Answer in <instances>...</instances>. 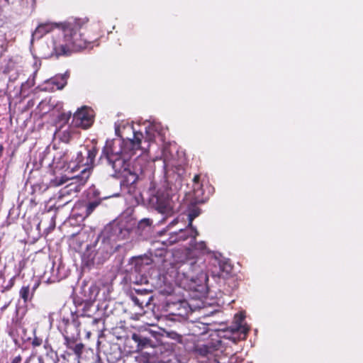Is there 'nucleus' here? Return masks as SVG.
<instances>
[{
    "mask_svg": "<svg viewBox=\"0 0 363 363\" xmlns=\"http://www.w3.org/2000/svg\"><path fill=\"white\" fill-rule=\"evenodd\" d=\"M101 37L99 24L86 17L74 18L60 23L47 41L48 55L59 58L86 49Z\"/></svg>",
    "mask_w": 363,
    "mask_h": 363,
    "instance_id": "obj_1",
    "label": "nucleus"
},
{
    "mask_svg": "<svg viewBox=\"0 0 363 363\" xmlns=\"http://www.w3.org/2000/svg\"><path fill=\"white\" fill-rule=\"evenodd\" d=\"M177 275L186 283L191 282L199 286L208 280L204 259L201 257H189L180 263L177 268Z\"/></svg>",
    "mask_w": 363,
    "mask_h": 363,
    "instance_id": "obj_2",
    "label": "nucleus"
},
{
    "mask_svg": "<svg viewBox=\"0 0 363 363\" xmlns=\"http://www.w3.org/2000/svg\"><path fill=\"white\" fill-rule=\"evenodd\" d=\"M104 157L113 169L115 174L130 172L128 157L119 153L116 148V142L108 140L102 150L101 157Z\"/></svg>",
    "mask_w": 363,
    "mask_h": 363,
    "instance_id": "obj_3",
    "label": "nucleus"
},
{
    "mask_svg": "<svg viewBox=\"0 0 363 363\" xmlns=\"http://www.w3.org/2000/svg\"><path fill=\"white\" fill-rule=\"evenodd\" d=\"M90 176V170L84 168L79 175L72 178V182L61 189L58 192V201H62L66 197H74L81 191Z\"/></svg>",
    "mask_w": 363,
    "mask_h": 363,
    "instance_id": "obj_4",
    "label": "nucleus"
},
{
    "mask_svg": "<svg viewBox=\"0 0 363 363\" xmlns=\"http://www.w3.org/2000/svg\"><path fill=\"white\" fill-rule=\"evenodd\" d=\"M132 130L133 138H127L126 140H116V148L119 153L130 158L135 154V151L142 149L141 143L143 139V134L141 132H136L133 130V126L129 127Z\"/></svg>",
    "mask_w": 363,
    "mask_h": 363,
    "instance_id": "obj_5",
    "label": "nucleus"
},
{
    "mask_svg": "<svg viewBox=\"0 0 363 363\" xmlns=\"http://www.w3.org/2000/svg\"><path fill=\"white\" fill-rule=\"evenodd\" d=\"M155 184L151 182L150 184L149 192L152 196L150 201L152 206L159 213L162 214L170 215L173 212V208L171 204L168 195L157 191L155 193Z\"/></svg>",
    "mask_w": 363,
    "mask_h": 363,
    "instance_id": "obj_6",
    "label": "nucleus"
},
{
    "mask_svg": "<svg viewBox=\"0 0 363 363\" xmlns=\"http://www.w3.org/2000/svg\"><path fill=\"white\" fill-rule=\"evenodd\" d=\"M93 123L92 111L86 106L79 108L73 114L72 124L77 128L88 129L92 125Z\"/></svg>",
    "mask_w": 363,
    "mask_h": 363,
    "instance_id": "obj_7",
    "label": "nucleus"
},
{
    "mask_svg": "<svg viewBox=\"0 0 363 363\" xmlns=\"http://www.w3.org/2000/svg\"><path fill=\"white\" fill-rule=\"evenodd\" d=\"M65 328L63 333V336L65 340V345L67 348L72 349L74 345L77 338L80 335V322L77 318H74L71 323L68 320L63 319Z\"/></svg>",
    "mask_w": 363,
    "mask_h": 363,
    "instance_id": "obj_8",
    "label": "nucleus"
},
{
    "mask_svg": "<svg viewBox=\"0 0 363 363\" xmlns=\"http://www.w3.org/2000/svg\"><path fill=\"white\" fill-rule=\"evenodd\" d=\"M104 233L108 240L118 241L128 238L130 230L121 224L113 223L106 228Z\"/></svg>",
    "mask_w": 363,
    "mask_h": 363,
    "instance_id": "obj_9",
    "label": "nucleus"
},
{
    "mask_svg": "<svg viewBox=\"0 0 363 363\" xmlns=\"http://www.w3.org/2000/svg\"><path fill=\"white\" fill-rule=\"evenodd\" d=\"M222 341L219 339L211 340L206 344L196 345L194 347L195 354L201 357L209 358L214 356L215 352L221 350Z\"/></svg>",
    "mask_w": 363,
    "mask_h": 363,
    "instance_id": "obj_10",
    "label": "nucleus"
},
{
    "mask_svg": "<svg viewBox=\"0 0 363 363\" xmlns=\"http://www.w3.org/2000/svg\"><path fill=\"white\" fill-rule=\"evenodd\" d=\"M100 203V201H78L74 204L73 211H79V213H76V215L84 219L89 217Z\"/></svg>",
    "mask_w": 363,
    "mask_h": 363,
    "instance_id": "obj_11",
    "label": "nucleus"
},
{
    "mask_svg": "<svg viewBox=\"0 0 363 363\" xmlns=\"http://www.w3.org/2000/svg\"><path fill=\"white\" fill-rule=\"evenodd\" d=\"M150 291L136 289L135 294L130 296L131 300L134 304L138 306L140 309L144 307L148 306L152 300V296L150 294Z\"/></svg>",
    "mask_w": 363,
    "mask_h": 363,
    "instance_id": "obj_12",
    "label": "nucleus"
},
{
    "mask_svg": "<svg viewBox=\"0 0 363 363\" xmlns=\"http://www.w3.org/2000/svg\"><path fill=\"white\" fill-rule=\"evenodd\" d=\"M56 133L60 141L65 143H69L74 137L80 134L79 131L72 123L65 129L63 125H60Z\"/></svg>",
    "mask_w": 363,
    "mask_h": 363,
    "instance_id": "obj_13",
    "label": "nucleus"
},
{
    "mask_svg": "<svg viewBox=\"0 0 363 363\" xmlns=\"http://www.w3.org/2000/svg\"><path fill=\"white\" fill-rule=\"evenodd\" d=\"M60 26V24L45 23L40 24L33 33V38L40 39L45 34L55 31Z\"/></svg>",
    "mask_w": 363,
    "mask_h": 363,
    "instance_id": "obj_14",
    "label": "nucleus"
},
{
    "mask_svg": "<svg viewBox=\"0 0 363 363\" xmlns=\"http://www.w3.org/2000/svg\"><path fill=\"white\" fill-rule=\"evenodd\" d=\"M97 154V150L96 147H92L90 150H86V161L84 162V160H82V153L79 152L77 155V160H78V165L79 166H89L94 162V160Z\"/></svg>",
    "mask_w": 363,
    "mask_h": 363,
    "instance_id": "obj_15",
    "label": "nucleus"
},
{
    "mask_svg": "<svg viewBox=\"0 0 363 363\" xmlns=\"http://www.w3.org/2000/svg\"><path fill=\"white\" fill-rule=\"evenodd\" d=\"M201 213V210L197 207H194L189 210L188 214L189 223L187 227L191 228V236L195 239L199 235V232L196 228L193 226V220L198 217Z\"/></svg>",
    "mask_w": 363,
    "mask_h": 363,
    "instance_id": "obj_16",
    "label": "nucleus"
},
{
    "mask_svg": "<svg viewBox=\"0 0 363 363\" xmlns=\"http://www.w3.org/2000/svg\"><path fill=\"white\" fill-rule=\"evenodd\" d=\"M89 319V329L94 333H102L105 330V323L103 318H94L89 316L86 317Z\"/></svg>",
    "mask_w": 363,
    "mask_h": 363,
    "instance_id": "obj_17",
    "label": "nucleus"
},
{
    "mask_svg": "<svg viewBox=\"0 0 363 363\" xmlns=\"http://www.w3.org/2000/svg\"><path fill=\"white\" fill-rule=\"evenodd\" d=\"M201 179L200 174H195L193 178V193L196 202L204 203L205 199L203 198V193L200 190L197 189L196 186H199Z\"/></svg>",
    "mask_w": 363,
    "mask_h": 363,
    "instance_id": "obj_18",
    "label": "nucleus"
},
{
    "mask_svg": "<svg viewBox=\"0 0 363 363\" xmlns=\"http://www.w3.org/2000/svg\"><path fill=\"white\" fill-rule=\"evenodd\" d=\"M69 77V73L67 71L65 74L51 78L50 82L52 84L55 85L57 89H62L67 85Z\"/></svg>",
    "mask_w": 363,
    "mask_h": 363,
    "instance_id": "obj_19",
    "label": "nucleus"
},
{
    "mask_svg": "<svg viewBox=\"0 0 363 363\" xmlns=\"http://www.w3.org/2000/svg\"><path fill=\"white\" fill-rule=\"evenodd\" d=\"M132 339L138 343V349L143 350L150 343V340L147 337H143L140 334L133 333L132 335Z\"/></svg>",
    "mask_w": 363,
    "mask_h": 363,
    "instance_id": "obj_20",
    "label": "nucleus"
},
{
    "mask_svg": "<svg viewBox=\"0 0 363 363\" xmlns=\"http://www.w3.org/2000/svg\"><path fill=\"white\" fill-rule=\"evenodd\" d=\"M194 246H193V248L194 250L196 251H198L199 253L202 254V255H208V254H211V250L208 248L205 242L203 241H201V242H196V241H194Z\"/></svg>",
    "mask_w": 363,
    "mask_h": 363,
    "instance_id": "obj_21",
    "label": "nucleus"
},
{
    "mask_svg": "<svg viewBox=\"0 0 363 363\" xmlns=\"http://www.w3.org/2000/svg\"><path fill=\"white\" fill-rule=\"evenodd\" d=\"M43 343V340L42 338L37 337L36 335L34 336L30 342L32 346L31 357L36 356L38 354L36 347L40 346Z\"/></svg>",
    "mask_w": 363,
    "mask_h": 363,
    "instance_id": "obj_22",
    "label": "nucleus"
},
{
    "mask_svg": "<svg viewBox=\"0 0 363 363\" xmlns=\"http://www.w3.org/2000/svg\"><path fill=\"white\" fill-rule=\"evenodd\" d=\"M71 116L72 113L70 111L61 113L57 117L58 122L62 123L60 125L65 127L68 123Z\"/></svg>",
    "mask_w": 363,
    "mask_h": 363,
    "instance_id": "obj_23",
    "label": "nucleus"
},
{
    "mask_svg": "<svg viewBox=\"0 0 363 363\" xmlns=\"http://www.w3.org/2000/svg\"><path fill=\"white\" fill-rule=\"evenodd\" d=\"M178 236H179V240H186L189 238H191L193 239L192 241H195V240H196V238L194 239L191 236V228L190 227H188V228L185 229V230H182V229L179 230Z\"/></svg>",
    "mask_w": 363,
    "mask_h": 363,
    "instance_id": "obj_24",
    "label": "nucleus"
},
{
    "mask_svg": "<svg viewBox=\"0 0 363 363\" xmlns=\"http://www.w3.org/2000/svg\"><path fill=\"white\" fill-rule=\"evenodd\" d=\"M29 294H30V286L28 285L23 286L19 291V295H20V297L23 300V301L25 303H26L28 301Z\"/></svg>",
    "mask_w": 363,
    "mask_h": 363,
    "instance_id": "obj_25",
    "label": "nucleus"
},
{
    "mask_svg": "<svg viewBox=\"0 0 363 363\" xmlns=\"http://www.w3.org/2000/svg\"><path fill=\"white\" fill-rule=\"evenodd\" d=\"M77 357H80L83 352L84 345L82 343L74 344L71 349Z\"/></svg>",
    "mask_w": 363,
    "mask_h": 363,
    "instance_id": "obj_26",
    "label": "nucleus"
},
{
    "mask_svg": "<svg viewBox=\"0 0 363 363\" xmlns=\"http://www.w3.org/2000/svg\"><path fill=\"white\" fill-rule=\"evenodd\" d=\"M152 221L150 218H143L138 223V228L144 230L146 227H150Z\"/></svg>",
    "mask_w": 363,
    "mask_h": 363,
    "instance_id": "obj_27",
    "label": "nucleus"
},
{
    "mask_svg": "<svg viewBox=\"0 0 363 363\" xmlns=\"http://www.w3.org/2000/svg\"><path fill=\"white\" fill-rule=\"evenodd\" d=\"M16 277V276H13L12 278H11L9 279V281H8V283H7V284L6 286H3V289L1 291L3 293L6 292V291H8L10 289H11V288L15 284Z\"/></svg>",
    "mask_w": 363,
    "mask_h": 363,
    "instance_id": "obj_28",
    "label": "nucleus"
},
{
    "mask_svg": "<svg viewBox=\"0 0 363 363\" xmlns=\"http://www.w3.org/2000/svg\"><path fill=\"white\" fill-rule=\"evenodd\" d=\"M68 180L67 178H64V177H61V178H55V179L52 180L51 181V184L52 186H60V185H62L64 183H65Z\"/></svg>",
    "mask_w": 363,
    "mask_h": 363,
    "instance_id": "obj_29",
    "label": "nucleus"
},
{
    "mask_svg": "<svg viewBox=\"0 0 363 363\" xmlns=\"http://www.w3.org/2000/svg\"><path fill=\"white\" fill-rule=\"evenodd\" d=\"M43 347L45 348V350H46V354H48L50 352H52L53 350H52V346L49 343V341L48 340H46L44 342H43Z\"/></svg>",
    "mask_w": 363,
    "mask_h": 363,
    "instance_id": "obj_30",
    "label": "nucleus"
},
{
    "mask_svg": "<svg viewBox=\"0 0 363 363\" xmlns=\"http://www.w3.org/2000/svg\"><path fill=\"white\" fill-rule=\"evenodd\" d=\"M72 198L73 197H66V198H64L62 201H58L57 200V202H60V201L62 202V204H59L58 208L62 207V206L67 205V203H69V202H71L72 200Z\"/></svg>",
    "mask_w": 363,
    "mask_h": 363,
    "instance_id": "obj_31",
    "label": "nucleus"
},
{
    "mask_svg": "<svg viewBox=\"0 0 363 363\" xmlns=\"http://www.w3.org/2000/svg\"><path fill=\"white\" fill-rule=\"evenodd\" d=\"M22 360H23L22 356L21 354H18L11 359V363H22ZM24 363H28V361H26Z\"/></svg>",
    "mask_w": 363,
    "mask_h": 363,
    "instance_id": "obj_32",
    "label": "nucleus"
},
{
    "mask_svg": "<svg viewBox=\"0 0 363 363\" xmlns=\"http://www.w3.org/2000/svg\"><path fill=\"white\" fill-rule=\"evenodd\" d=\"M219 265L220 269L223 271L226 270L227 272H229L232 269L230 264H228V263L221 264L220 262H219Z\"/></svg>",
    "mask_w": 363,
    "mask_h": 363,
    "instance_id": "obj_33",
    "label": "nucleus"
},
{
    "mask_svg": "<svg viewBox=\"0 0 363 363\" xmlns=\"http://www.w3.org/2000/svg\"><path fill=\"white\" fill-rule=\"evenodd\" d=\"M242 329L241 324L239 323V325H236L235 327L231 328L230 331L232 332L233 335L238 333V332Z\"/></svg>",
    "mask_w": 363,
    "mask_h": 363,
    "instance_id": "obj_34",
    "label": "nucleus"
},
{
    "mask_svg": "<svg viewBox=\"0 0 363 363\" xmlns=\"http://www.w3.org/2000/svg\"><path fill=\"white\" fill-rule=\"evenodd\" d=\"M4 146L2 144L0 145V158L2 157L3 155V152H4Z\"/></svg>",
    "mask_w": 363,
    "mask_h": 363,
    "instance_id": "obj_35",
    "label": "nucleus"
},
{
    "mask_svg": "<svg viewBox=\"0 0 363 363\" xmlns=\"http://www.w3.org/2000/svg\"><path fill=\"white\" fill-rule=\"evenodd\" d=\"M38 363H45L43 358L41 355L38 356Z\"/></svg>",
    "mask_w": 363,
    "mask_h": 363,
    "instance_id": "obj_36",
    "label": "nucleus"
},
{
    "mask_svg": "<svg viewBox=\"0 0 363 363\" xmlns=\"http://www.w3.org/2000/svg\"><path fill=\"white\" fill-rule=\"evenodd\" d=\"M91 333H92V331H91L90 329H89V330H87V331H86V337L87 338H89V337H90V336H91Z\"/></svg>",
    "mask_w": 363,
    "mask_h": 363,
    "instance_id": "obj_37",
    "label": "nucleus"
},
{
    "mask_svg": "<svg viewBox=\"0 0 363 363\" xmlns=\"http://www.w3.org/2000/svg\"><path fill=\"white\" fill-rule=\"evenodd\" d=\"M196 187L197 189H200L203 193V191L202 189V184L201 183H199V186H196Z\"/></svg>",
    "mask_w": 363,
    "mask_h": 363,
    "instance_id": "obj_38",
    "label": "nucleus"
},
{
    "mask_svg": "<svg viewBox=\"0 0 363 363\" xmlns=\"http://www.w3.org/2000/svg\"><path fill=\"white\" fill-rule=\"evenodd\" d=\"M19 265H20V269H19V273L21 272V270L23 269V267H24V264H22V262H21L19 263Z\"/></svg>",
    "mask_w": 363,
    "mask_h": 363,
    "instance_id": "obj_39",
    "label": "nucleus"
},
{
    "mask_svg": "<svg viewBox=\"0 0 363 363\" xmlns=\"http://www.w3.org/2000/svg\"><path fill=\"white\" fill-rule=\"evenodd\" d=\"M177 222H178L177 219H174L172 222H171V223L169 225H173L177 223Z\"/></svg>",
    "mask_w": 363,
    "mask_h": 363,
    "instance_id": "obj_40",
    "label": "nucleus"
},
{
    "mask_svg": "<svg viewBox=\"0 0 363 363\" xmlns=\"http://www.w3.org/2000/svg\"><path fill=\"white\" fill-rule=\"evenodd\" d=\"M248 331L247 329H245V328H242V333H244L245 334L247 333Z\"/></svg>",
    "mask_w": 363,
    "mask_h": 363,
    "instance_id": "obj_41",
    "label": "nucleus"
},
{
    "mask_svg": "<svg viewBox=\"0 0 363 363\" xmlns=\"http://www.w3.org/2000/svg\"><path fill=\"white\" fill-rule=\"evenodd\" d=\"M243 319V317H240V320L242 321Z\"/></svg>",
    "mask_w": 363,
    "mask_h": 363,
    "instance_id": "obj_42",
    "label": "nucleus"
}]
</instances>
